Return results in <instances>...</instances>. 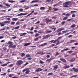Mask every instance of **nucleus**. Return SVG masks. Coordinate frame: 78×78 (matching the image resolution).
Masks as SVG:
<instances>
[{
  "label": "nucleus",
  "mask_w": 78,
  "mask_h": 78,
  "mask_svg": "<svg viewBox=\"0 0 78 78\" xmlns=\"http://www.w3.org/2000/svg\"><path fill=\"white\" fill-rule=\"evenodd\" d=\"M76 55V53H73V54H71V56H74Z\"/></svg>",
  "instance_id": "obj_54"
},
{
  "label": "nucleus",
  "mask_w": 78,
  "mask_h": 78,
  "mask_svg": "<svg viewBox=\"0 0 78 78\" xmlns=\"http://www.w3.org/2000/svg\"><path fill=\"white\" fill-rule=\"evenodd\" d=\"M76 12V11H71V14H73V13H74V12Z\"/></svg>",
  "instance_id": "obj_41"
},
{
  "label": "nucleus",
  "mask_w": 78,
  "mask_h": 78,
  "mask_svg": "<svg viewBox=\"0 0 78 78\" xmlns=\"http://www.w3.org/2000/svg\"><path fill=\"white\" fill-rule=\"evenodd\" d=\"M28 13H21L18 15L17 16H25L28 14Z\"/></svg>",
  "instance_id": "obj_5"
},
{
  "label": "nucleus",
  "mask_w": 78,
  "mask_h": 78,
  "mask_svg": "<svg viewBox=\"0 0 78 78\" xmlns=\"http://www.w3.org/2000/svg\"><path fill=\"white\" fill-rule=\"evenodd\" d=\"M27 59L28 60H31V59H32V58H28Z\"/></svg>",
  "instance_id": "obj_58"
},
{
  "label": "nucleus",
  "mask_w": 78,
  "mask_h": 78,
  "mask_svg": "<svg viewBox=\"0 0 78 78\" xmlns=\"http://www.w3.org/2000/svg\"><path fill=\"white\" fill-rule=\"evenodd\" d=\"M29 73V71H27L25 73H26V74H28Z\"/></svg>",
  "instance_id": "obj_52"
},
{
  "label": "nucleus",
  "mask_w": 78,
  "mask_h": 78,
  "mask_svg": "<svg viewBox=\"0 0 78 78\" xmlns=\"http://www.w3.org/2000/svg\"><path fill=\"white\" fill-rule=\"evenodd\" d=\"M51 32H52V31L51 30H48L47 31V33H51Z\"/></svg>",
  "instance_id": "obj_30"
},
{
  "label": "nucleus",
  "mask_w": 78,
  "mask_h": 78,
  "mask_svg": "<svg viewBox=\"0 0 78 78\" xmlns=\"http://www.w3.org/2000/svg\"><path fill=\"white\" fill-rule=\"evenodd\" d=\"M72 17H75V15L74 14H73L72 15Z\"/></svg>",
  "instance_id": "obj_61"
},
{
  "label": "nucleus",
  "mask_w": 78,
  "mask_h": 78,
  "mask_svg": "<svg viewBox=\"0 0 78 78\" xmlns=\"http://www.w3.org/2000/svg\"><path fill=\"white\" fill-rule=\"evenodd\" d=\"M10 63H11V62H8L6 64L2 65L1 66H6L7 64H9Z\"/></svg>",
  "instance_id": "obj_13"
},
{
  "label": "nucleus",
  "mask_w": 78,
  "mask_h": 78,
  "mask_svg": "<svg viewBox=\"0 0 78 78\" xmlns=\"http://www.w3.org/2000/svg\"><path fill=\"white\" fill-rule=\"evenodd\" d=\"M50 56V55H46V57L47 58H49Z\"/></svg>",
  "instance_id": "obj_59"
},
{
  "label": "nucleus",
  "mask_w": 78,
  "mask_h": 78,
  "mask_svg": "<svg viewBox=\"0 0 78 78\" xmlns=\"http://www.w3.org/2000/svg\"><path fill=\"white\" fill-rule=\"evenodd\" d=\"M69 31L68 30H64V31H62V33H63V34H64V33H67V32H68Z\"/></svg>",
  "instance_id": "obj_21"
},
{
  "label": "nucleus",
  "mask_w": 78,
  "mask_h": 78,
  "mask_svg": "<svg viewBox=\"0 0 78 78\" xmlns=\"http://www.w3.org/2000/svg\"><path fill=\"white\" fill-rule=\"evenodd\" d=\"M39 34H35V37L38 36H39Z\"/></svg>",
  "instance_id": "obj_57"
},
{
  "label": "nucleus",
  "mask_w": 78,
  "mask_h": 78,
  "mask_svg": "<svg viewBox=\"0 0 78 78\" xmlns=\"http://www.w3.org/2000/svg\"><path fill=\"white\" fill-rule=\"evenodd\" d=\"M5 5L6 6H7V7H11V6H10L8 4H5Z\"/></svg>",
  "instance_id": "obj_26"
},
{
  "label": "nucleus",
  "mask_w": 78,
  "mask_h": 78,
  "mask_svg": "<svg viewBox=\"0 0 78 78\" xmlns=\"http://www.w3.org/2000/svg\"><path fill=\"white\" fill-rule=\"evenodd\" d=\"M20 3H25V1H26V0H20Z\"/></svg>",
  "instance_id": "obj_18"
},
{
  "label": "nucleus",
  "mask_w": 78,
  "mask_h": 78,
  "mask_svg": "<svg viewBox=\"0 0 78 78\" xmlns=\"http://www.w3.org/2000/svg\"><path fill=\"white\" fill-rule=\"evenodd\" d=\"M33 29H34V27H32V28H31L30 30V31H33Z\"/></svg>",
  "instance_id": "obj_49"
},
{
  "label": "nucleus",
  "mask_w": 78,
  "mask_h": 78,
  "mask_svg": "<svg viewBox=\"0 0 78 78\" xmlns=\"http://www.w3.org/2000/svg\"><path fill=\"white\" fill-rule=\"evenodd\" d=\"M17 63L19 66H20V65H21V64H22L23 62V61H22V60H18L17 61Z\"/></svg>",
  "instance_id": "obj_2"
},
{
  "label": "nucleus",
  "mask_w": 78,
  "mask_h": 78,
  "mask_svg": "<svg viewBox=\"0 0 78 78\" xmlns=\"http://www.w3.org/2000/svg\"><path fill=\"white\" fill-rule=\"evenodd\" d=\"M73 69L75 72H76V73H78V68L76 69L75 68H73Z\"/></svg>",
  "instance_id": "obj_8"
},
{
  "label": "nucleus",
  "mask_w": 78,
  "mask_h": 78,
  "mask_svg": "<svg viewBox=\"0 0 78 78\" xmlns=\"http://www.w3.org/2000/svg\"><path fill=\"white\" fill-rule=\"evenodd\" d=\"M59 9L57 8H55L54 10V11H58Z\"/></svg>",
  "instance_id": "obj_36"
},
{
  "label": "nucleus",
  "mask_w": 78,
  "mask_h": 78,
  "mask_svg": "<svg viewBox=\"0 0 78 78\" xmlns=\"http://www.w3.org/2000/svg\"><path fill=\"white\" fill-rule=\"evenodd\" d=\"M39 62L41 64H44V62H42L41 60H40V61Z\"/></svg>",
  "instance_id": "obj_42"
},
{
  "label": "nucleus",
  "mask_w": 78,
  "mask_h": 78,
  "mask_svg": "<svg viewBox=\"0 0 78 78\" xmlns=\"http://www.w3.org/2000/svg\"><path fill=\"white\" fill-rule=\"evenodd\" d=\"M40 9L41 10H44V9H45V8L44 7H40Z\"/></svg>",
  "instance_id": "obj_17"
},
{
  "label": "nucleus",
  "mask_w": 78,
  "mask_h": 78,
  "mask_svg": "<svg viewBox=\"0 0 78 78\" xmlns=\"http://www.w3.org/2000/svg\"><path fill=\"white\" fill-rule=\"evenodd\" d=\"M8 44H12V42L11 41H9L8 43Z\"/></svg>",
  "instance_id": "obj_27"
},
{
  "label": "nucleus",
  "mask_w": 78,
  "mask_h": 78,
  "mask_svg": "<svg viewBox=\"0 0 78 78\" xmlns=\"http://www.w3.org/2000/svg\"><path fill=\"white\" fill-rule=\"evenodd\" d=\"M48 75H52L53 73H50L48 74Z\"/></svg>",
  "instance_id": "obj_38"
},
{
  "label": "nucleus",
  "mask_w": 78,
  "mask_h": 78,
  "mask_svg": "<svg viewBox=\"0 0 78 78\" xmlns=\"http://www.w3.org/2000/svg\"><path fill=\"white\" fill-rule=\"evenodd\" d=\"M30 43H26L24 45V46L25 47H27V46H28V45H30Z\"/></svg>",
  "instance_id": "obj_16"
},
{
  "label": "nucleus",
  "mask_w": 78,
  "mask_h": 78,
  "mask_svg": "<svg viewBox=\"0 0 78 78\" xmlns=\"http://www.w3.org/2000/svg\"><path fill=\"white\" fill-rule=\"evenodd\" d=\"M25 69H26V71H29L30 70V69H29L27 68H25Z\"/></svg>",
  "instance_id": "obj_39"
},
{
  "label": "nucleus",
  "mask_w": 78,
  "mask_h": 78,
  "mask_svg": "<svg viewBox=\"0 0 78 78\" xmlns=\"http://www.w3.org/2000/svg\"><path fill=\"white\" fill-rule=\"evenodd\" d=\"M61 23L63 25V24H64V23H66V21H63Z\"/></svg>",
  "instance_id": "obj_47"
},
{
  "label": "nucleus",
  "mask_w": 78,
  "mask_h": 78,
  "mask_svg": "<svg viewBox=\"0 0 78 78\" xmlns=\"http://www.w3.org/2000/svg\"><path fill=\"white\" fill-rule=\"evenodd\" d=\"M63 7L68 8V7H69V6H68V5H69V2H66L64 3H63Z\"/></svg>",
  "instance_id": "obj_1"
},
{
  "label": "nucleus",
  "mask_w": 78,
  "mask_h": 78,
  "mask_svg": "<svg viewBox=\"0 0 78 78\" xmlns=\"http://www.w3.org/2000/svg\"><path fill=\"white\" fill-rule=\"evenodd\" d=\"M40 55H45V53L42 52L41 51H40Z\"/></svg>",
  "instance_id": "obj_45"
},
{
  "label": "nucleus",
  "mask_w": 78,
  "mask_h": 78,
  "mask_svg": "<svg viewBox=\"0 0 78 78\" xmlns=\"http://www.w3.org/2000/svg\"><path fill=\"white\" fill-rule=\"evenodd\" d=\"M18 19V18H12V20H14L15 21H17V20Z\"/></svg>",
  "instance_id": "obj_24"
},
{
  "label": "nucleus",
  "mask_w": 78,
  "mask_h": 78,
  "mask_svg": "<svg viewBox=\"0 0 78 78\" xmlns=\"http://www.w3.org/2000/svg\"><path fill=\"white\" fill-rule=\"evenodd\" d=\"M13 66H14V65L12 64H11L10 65H9L7 66V67H12Z\"/></svg>",
  "instance_id": "obj_31"
},
{
  "label": "nucleus",
  "mask_w": 78,
  "mask_h": 78,
  "mask_svg": "<svg viewBox=\"0 0 78 78\" xmlns=\"http://www.w3.org/2000/svg\"><path fill=\"white\" fill-rule=\"evenodd\" d=\"M16 47V45L12 46V48H15Z\"/></svg>",
  "instance_id": "obj_46"
},
{
  "label": "nucleus",
  "mask_w": 78,
  "mask_h": 78,
  "mask_svg": "<svg viewBox=\"0 0 78 78\" xmlns=\"http://www.w3.org/2000/svg\"><path fill=\"white\" fill-rule=\"evenodd\" d=\"M4 23H10V21H5L4 22Z\"/></svg>",
  "instance_id": "obj_33"
},
{
  "label": "nucleus",
  "mask_w": 78,
  "mask_h": 78,
  "mask_svg": "<svg viewBox=\"0 0 78 78\" xmlns=\"http://www.w3.org/2000/svg\"><path fill=\"white\" fill-rule=\"evenodd\" d=\"M28 13H21L18 15L17 16H25L28 14Z\"/></svg>",
  "instance_id": "obj_6"
},
{
  "label": "nucleus",
  "mask_w": 78,
  "mask_h": 78,
  "mask_svg": "<svg viewBox=\"0 0 78 78\" xmlns=\"http://www.w3.org/2000/svg\"><path fill=\"white\" fill-rule=\"evenodd\" d=\"M45 20L46 21V23H48V22H51L52 21L51 19L49 20V18H47L46 19H45Z\"/></svg>",
  "instance_id": "obj_3"
},
{
  "label": "nucleus",
  "mask_w": 78,
  "mask_h": 78,
  "mask_svg": "<svg viewBox=\"0 0 78 78\" xmlns=\"http://www.w3.org/2000/svg\"><path fill=\"white\" fill-rule=\"evenodd\" d=\"M19 27H20V26H18L16 27H15L14 29H15V30H17V29H19Z\"/></svg>",
  "instance_id": "obj_28"
},
{
  "label": "nucleus",
  "mask_w": 78,
  "mask_h": 78,
  "mask_svg": "<svg viewBox=\"0 0 78 78\" xmlns=\"http://www.w3.org/2000/svg\"><path fill=\"white\" fill-rule=\"evenodd\" d=\"M76 27V25L74 24L71 26V28H74V27Z\"/></svg>",
  "instance_id": "obj_22"
},
{
  "label": "nucleus",
  "mask_w": 78,
  "mask_h": 78,
  "mask_svg": "<svg viewBox=\"0 0 78 78\" xmlns=\"http://www.w3.org/2000/svg\"><path fill=\"white\" fill-rule=\"evenodd\" d=\"M6 75V73H5L4 74H1V75L2 76V75H3V76H5Z\"/></svg>",
  "instance_id": "obj_35"
},
{
  "label": "nucleus",
  "mask_w": 78,
  "mask_h": 78,
  "mask_svg": "<svg viewBox=\"0 0 78 78\" xmlns=\"http://www.w3.org/2000/svg\"><path fill=\"white\" fill-rule=\"evenodd\" d=\"M64 67L65 68H68L69 67V66H64Z\"/></svg>",
  "instance_id": "obj_64"
},
{
  "label": "nucleus",
  "mask_w": 78,
  "mask_h": 78,
  "mask_svg": "<svg viewBox=\"0 0 78 78\" xmlns=\"http://www.w3.org/2000/svg\"><path fill=\"white\" fill-rule=\"evenodd\" d=\"M19 11H23V9H19Z\"/></svg>",
  "instance_id": "obj_44"
},
{
  "label": "nucleus",
  "mask_w": 78,
  "mask_h": 78,
  "mask_svg": "<svg viewBox=\"0 0 78 78\" xmlns=\"http://www.w3.org/2000/svg\"><path fill=\"white\" fill-rule=\"evenodd\" d=\"M20 34H22V35H25V34H27V33H20Z\"/></svg>",
  "instance_id": "obj_48"
},
{
  "label": "nucleus",
  "mask_w": 78,
  "mask_h": 78,
  "mask_svg": "<svg viewBox=\"0 0 78 78\" xmlns=\"http://www.w3.org/2000/svg\"><path fill=\"white\" fill-rule=\"evenodd\" d=\"M60 61H62L64 62H66V60L64 58H60Z\"/></svg>",
  "instance_id": "obj_14"
},
{
  "label": "nucleus",
  "mask_w": 78,
  "mask_h": 78,
  "mask_svg": "<svg viewBox=\"0 0 78 78\" xmlns=\"http://www.w3.org/2000/svg\"><path fill=\"white\" fill-rule=\"evenodd\" d=\"M26 57H31V55H30L29 54H27L26 55Z\"/></svg>",
  "instance_id": "obj_34"
},
{
  "label": "nucleus",
  "mask_w": 78,
  "mask_h": 78,
  "mask_svg": "<svg viewBox=\"0 0 78 78\" xmlns=\"http://www.w3.org/2000/svg\"><path fill=\"white\" fill-rule=\"evenodd\" d=\"M8 2L12 3H13V2H15V1H10L9 0L8 1Z\"/></svg>",
  "instance_id": "obj_23"
},
{
  "label": "nucleus",
  "mask_w": 78,
  "mask_h": 78,
  "mask_svg": "<svg viewBox=\"0 0 78 78\" xmlns=\"http://www.w3.org/2000/svg\"><path fill=\"white\" fill-rule=\"evenodd\" d=\"M0 25H1V27H3V26H5V22H2V23H0Z\"/></svg>",
  "instance_id": "obj_10"
},
{
  "label": "nucleus",
  "mask_w": 78,
  "mask_h": 78,
  "mask_svg": "<svg viewBox=\"0 0 78 78\" xmlns=\"http://www.w3.org/2000/svg\"><path fill=\"white\" fill-rule=\"evenodd\" d=\"M58 40H59V39H57V40H51V41H50L49 42H51V43H52V42H53V44H55V43H56V42H57V41H58Z\"/></svg>",
  "instance_id": "obj_4"
},
{
  "label": "nucleus",
  "mask_w": 78,
  "mask_h": 78,
  "mask_svg": "<svg viewBox=\"0 0 78 78\" xmlns=\"http://www.w3.org/2000/svg\"><path fill=\"white\" fill-rule=\"evenodd\" d=\"M61 34V33L59 32L58 33L57 35H58V36H60Z\"/></svg>",
  "instance_id": "obj_63"
},
{
  "label": "nucleus",
  "mask_w": 78,
  "mask_h": 78,
  "mask_svg": "<svg viewBox=\"0 0 78 78\" xmlns=\"http://www.w3.org/2000/svg\"><path fill=\"white\" fill-rule=\"evenodd\" d=\"M67 18H68V17L67 16H66L63 18L62 20H66L67 19Z\"/></svg>",
  "instance_id": "obj_19"
},
{
  "label": "nucleus",
  "mask_w": 78,
  "mask_h": 78,
  "mask_svg": "<svg viewBox=\"0 0 78 78\" xmlns=\"http://www.w3.org/2000/svg\"><path fill=\"white\" fill-rule=\"evenodd\" d=\"M39 38V37H38L37 38H36L35 40V41H37V40H38V38Z\"/></svg>",
  "instance_id": "obj_53"
},
{
  "label": "nucleus",
  "mask_w": 78,
  "mask_h": 78,
  "mask_svg": "<svg viewBox=\"0 0 78 78\" xmlns=\"http://www.w3.org/2000/svg\"><path fill=\"white\" fill-rule=\"evenodd\" d=\"M12 45H13V44H10L9 45V48H11V47H12Z\"/></svg>",
  "instance_id": "obj_32"
},
{
  "label": "nucleus",
  "mask_w": 78,
  "mask_h": 78,
  "mask_svg": "<svg viewBox=\"0 0 78 78\" xmlns=\"http://www.w3.org/2000/svg\"><path fill=\"white\" fill-rule=\"evenodd\" d=\"M59 41H58L57 42L56 45H58V44H59Z\"/></svg>",
  "instance_id": "obj_56"
},
{
  "label": "nucleus",
  "mask_w": 78,
  "mask_h": 78,
  "mask_svg": "<svg viewBox=\"0 0 78 78\" xmlns=\"http://www.w3.org/2000/svg\"><path fill=\"white\" fill-rule=\"evenodd\" d=\"M38 1L37 0H34V1H32L31 3H35L36 2H37Z\"/></svg>",
  "instance_id": "obj_25"
},
{
  "label": "nucleus",
  "mask_w": 78,
  "mask_h": 78,
  "mask_svg": "<svg viewBox=\"0 0 78 78\" xmlns=\"http://www.w3.org/2000/svg\"><path fill=\"white\" fill-rule=\"evenodd\" d=\"M29 64V63L28 62H27L26 63H25V64H24V66H27V64Z\"/></svg>",
  "instance_id": "obj_62"
},
{
  "label": "nucleus",
  "mask_w": 78,
  "mask_h": 78,
  "mask_svg": "<svg viewBox=\"0 0 78 78\" xmlns=\"http://www.w3.org/2000/svg\"><path fill=\"white\" fill-rule=\"evenodd\" d=\"M54 59V58H51L49 59H48L46 60V62H48V61H51V60H53Z\"/></svg>",
  "instance_id": "obj_12"
},
{
  "label": "nucleus",
  "mask_w": 78,
  "mask_h": 78,
  "mask_svg": "<svg viewBox=\"0 0 78 78\" xmlns=\"http://www.w3.org/2000/svg\"><path fill=\"white\" fill-rule=\"evenodd\" d=\"M77 76H78L77 75H73L71 76V78H73V77H76Z\"/></svg>",
  "instance_id": "obj_40"
},
{
  "label": "nucleus",
  "mask_w": 78,
  "mask_h": 78,
  "mask_svg": "<svg viewBox=\"0 0 78 78\" xmlns=\"http://www.w3.org/2000/svg\"><path fill=\"white\" fill-rule=\"evenodd\" d=\"M65 30L64 28L63 27H62V28H59L57 30V32H59V31H62V30Z\"/></svg>",
  "instance_id": "obj_7"
},
{
  "label": "nucleus",
  "mask_w": 78,
  "mask_h": 78,
  "mask_svg": "<svg viewBox=\"0 0 78 78\" xmlns=\"http://www.w3.org/2000/svg\"><path fill=\"white\" fill-rule=\"evenodd\" d=\"M15 22H12L11 23V25H14Z\"/></svg>",
  "instance_id": "obj_37"
},
{
  "label": "nucleus",
  "mask_w": 78,
  "mask_h": 78,
  "mask_svg": "<svg viewBox=\"0 0 78 78\" xmlns=\"http://www.w3.org/2000/svg\"><path fill=\"white\" fill-rule=\"evenodd\" d=\"M48 37H49V35H47L44 37V39H46V38H48Z\"/></svg>",
  "instance_id": "obj_20"
},
{
  "label": "nucleus",
  "mask_w": 78,
  "mask_h": 78,
  "mask_svg": "<svg viewBox=\"0 0 78 78\" xmlns=\"http://www.w3.org/2000/svg\"><path fill=\"white\" fill-rule=\"evenodd\" d=\"M69 53H73V51H69Z\"/></svg>",
  "instance_id": "obj_55"
},
{
  "label": "nucleus",
  "mask_w": 78,
  "mask_h": 78,
  "mask_svg": "<svg viewBox=\"0 0 78 78\" xmlns=\"http://www.w3.org/2000/svg\"><path fill=\"white\" fill-rule=\"evenodd\" d=\"M75 58H72L70 61V62H73V61H75Z\"/></svg>",
  "instance_id": "obj_15"
},
{
  "label": "nucleus",
  "mask_w": 78,
  "mask_h": 78,
  "mask_svg": "<svg viewBox=\"0 0 78 78\" xmlns=\"http://www.w3.org/2000/svg\"><path fill=\"white\" fill-rule=\"evenodd\" d=\"M58 4L57 3L56 4L54 5L53 6H54V7H55V6H58Z\"/></svg>",
  "instance_id": "obj_50"
},
{
  "label": "nucleus",
  "mask_w": 78,
  "mask_h": 78,
  "mask_svg": "<svg viewBox=\"0 0 78 78\" xmlns=\"http://www.w3.org/2000/svg\"><path fill=\"white\" fill-rule=\"evenodd\" d=\"M62 36H61L58 38V39H62Z\"/></svg>",
  "instance_id": "obj_60"
},
{
  "label": "nucleus",
  "mask_w": 78,
  "mask_h": 78,
  "mask_svg": "<svg viewBox=\"0 0 78 78\" xmlns=\"http://www.w3.org/2000/svg\"><path fill=\"white\" fill-rule=\"evenodd\" d=\"M51 0H46V2H51Z\"/></svg>",
  "instance_id": "obj_43"
},
{
  "label": "nucleus",
  "mask_w": 78,
  "mask_h": 78,
  "mask_svg": "<svg viewBox=\"0 0 78 78\" xmlns=\"http://www.w3.org/2000/svg\"><path fill=\"white\" fill-rule=\"evenodd\" d=\"M19 23H20L19 21H18L16 23V25H18Z\"/></svg>",
  "instance_id": "obj_51"
},
{
  "label": "nucleus",
  "mask_w": 78,
  "mask_h": 78,
  "mask_svg": "<svg viewBox=\"0 0 78 78\" xmlns=\"http://www.w3.org/2000/svg\"><path fill=\"white\" fill-rule=\"evenodd\" d=\"M47 45V43H44V44H43L40 45L39 47H42L43 46H45Z\"/></svg>",
  "instance_id": "obj_11"
},
{
  "label": "nucleus",
  "mask_w": 78,
  "mask_h": 78,
  "mask_svg": "<svg viewBox=\"0 0 78 78\" xmlns=\"http://www.w3.org/2000/svg\"><path fill=\"white\" fill-rule=\"evenodd\" d=\"M25 55V54H24L23 53H21V55L22 57H23V56H24Z\"/></svg>",
  "instance_id": "obj_29"
},
{
  "label": "nucleus",
  "mask_w": 78,
  "mask_h": 78,
  "mask_svg": "<svg viewBox=\"0 0 78 78\" xmlns=\"http://www.w3.org/2000/svg\"><path fill=\"white\" fill-rule=\"evenodd\" d=\"M59 68V66L58 65L55 66L54 67V70H56V69H58Z\"/></svg>",
  "instance_id": "obj_9"
}]
</instances>
